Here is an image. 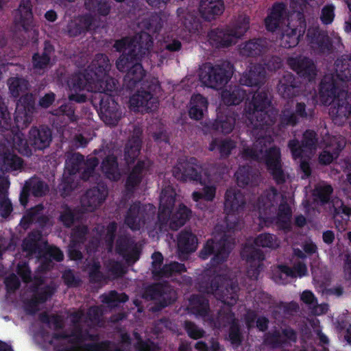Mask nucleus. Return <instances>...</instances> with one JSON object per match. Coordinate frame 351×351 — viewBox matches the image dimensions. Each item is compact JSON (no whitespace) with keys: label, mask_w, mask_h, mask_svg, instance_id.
<instances>
[{"label":"nucleus","mask_w":351,"mask_h":351,"mask_svg":"<svg viewBox=\"0 0 351 351\" xmlns=\"http://www.w3.org/2000/svg\"><path fill=\"white\" fill-rule=\"evenodd\" d=\"M151 49V42L147 47L141 48L138 53L132 50L129 54H121L116 61V66L121 72H126L123 77V86L132 91L138 84L140 88L130 98V106L138 110L142 108L146 112L153 111L158 108V99L156 96L161 90L157 78L152 77L143 80L146 71L141 61Z\"/></svg>","instance_id":"f257e3e1"},{"label":"nucleus","mask_w":351,"mask_h":351,"mask_svg":"<svg viewBox=\"0 0 351 351\" xmlns=\"http://www.w3.org/2000/svg\"><path fill=\"white\" fill-rule=\"evenodd\" d=\"M267 138L258 137L252 147L243 149V157L247 160L261 162L264 160L266 167L277 185L286 182V174L282 169L280 148L273 146L267 149Z\"/></svg>","instance_id":"f03ea898"},{"label":"nucleus","mask_w":351,"mask_h":351,"mask_svg":"<svg viewBox=\"0 0 351 351\" xmlns=\"http://www.w3.org/2000/svg\"><path fill=\"white\" fill-rule=\"evenodd\" d=\"M199 291L213 295L218 300L230 306L239 299V285L231 281L227 275L218 274L215 270L204 271L198 280Z\"/></svg>","instance_id":"7ed1b4c3"},{"label":"nucleus","mask_w":351,"mask_h":351,"mask_svg":"<svg viewBox=\"0 0 351 351\" xmlns=\"http://www.w3.org/2000/svg\"><path fill=\"white\" fill-rule=\"evenodd\" d=\"M271 104L268 93L261 90L255 92L252 100L245 106V117L254 129L263 130L273 124L274 121L267 111Z\"/></svg>","instance_id":"20e7f679"},{"label":"nucleus","mask_w":351,"mask_h":351,"mask_svg":"<svg viewBox=\"0 0 351 351\" xmlns=\"http://www.w3.org/2000/svg\"><path fill=\"white\" fill-rule=\"evenodd\" d=\"M233 69V65L228 61H221L215 64L206 62L200 68L199 78L205 86L218 90L230 80Z\"/></svg>","instance_id":"39448f33"},{"label":"nucleus","mask_w":351,"mask_h":351,"mask_svg":"<svg viewBox=\"0 0 351 351\" xmlns=\"http://www.w3.org/2000/svg\"><path fill=\"white\" fill-rule=\"evenodd\" d=\"M156 208L152 204L135 201L130 205L125 217V224L133 231L151 225L155 219Z\"/></svg>","instance_id":"423d86ee"},{"label":"nucleus","mask_w":351,"mask_h":351,"mask_svg":"<svg viewBox=\"0 0 351 351\" xmlns=\"http://www.w3.org/2000/svg\"><path fill=\"white\" fill-rule=\"evenodd\" d=\"M142 298L147 301H156L152 311L158 312L173 304L176 300V292L167 282H153L146 286Z\"/></svg>","instance_id":"0eeeda50"},{"label":"nucleus","mask_w":351,"mask_h":351,"mask_svg":"<svg viewBox=\"0 0 351 351\" xmlns=\"http://www.w3.org/2000/svg\"><path fill=\"white\" fill-rule=\"evenodd\" d=\"M95 60H97L95 69V84L94 91H98L100 95H112L111 93L118 89V81L110 77L108 72L110 70L111 64L108 56L103 53L95 56Z\"/></svg>","instance_id":"6e6552de"},{"label":"nucleus","mask_w":351,"mask_h":351,"mask_svg":"<svg viewBox=\"0 0 351 351\" xmlns=\"http://www.w3.org/2000/svg\"><path fill=\"white\" fill-rule=\"evenodd\" d=\"M230 254L226 234H223L219 240L208 239L199 252V257L206 260L213 255L210 260L212 267H217L226 261Z\"/></svg>","instance_id":"1a4fd4ad"},{"label":"nucleus","mask_w":351,"mask_h":351,"mask_svg":"<svg viewBox=\"0 0 351 351\" xmlns=\"http://www.w3.org/2000/svg\"><path fill=\"white\" fill-rule=\"evenodd\" d=\"M246 204L245 195L238 189H230L225 193L224 210L226 213V221L230 230H235L239 224L234 214L243 212Z\"/></svg>","instance_id":"9d476101"},{"label":"nucleus","mask_w":351,"mask_h":351,"mask_svg":"<svg viewBox=\"0 0 351 351\" xmlns=\"http://www.w3.org/2000/svg\"><path fill=\"white\" fill-rule=\"evenodd\" d=\"M36 112L35 98L32 93L22 95L16 102L14 123L18 130L26 128L33 121Z\"/></svg>","instance_id":"9b49d317"},{"label":"nucleus","mask_w":351,"mask_h":351,"mask_svg":"<svg viewBox=\"0 0 351 351\" xmlns=\"http://www.w3.org/2000/svg\"><path fill=\"white\" fill-rule=\"evenodd\" d=\"M128 166V173L125 180V195L130 198L148 175L151 164L149 160H138L136 163Z\"/></svg>","instance_id":"f8f14e48"},{"label":"nucleus","mask_w":351,"mask_h":351,"mask_svg":"<svg viewBox=\"0 0 351 351\" xmlns=\"http://www.w3.org/2000/svg\"><path fill=\"white\" fill-rule=\"evenodd\" d=\"M296 19L295 23H289L281 35L280 45L283 48L291 49L296 47L306 32V22L304 14L299 12L296 14Z\"/></svg>","instance_id":"ddd939ff"},{"label":"nucleus","mask_w":351,"mask_h":351,"mask_svg":"<svg viewBox=\"0 0 351 351\" xmlns=\"http://www.w3.org/2000/svg\"><path fill=\"white\" fill-rule=\"evenodd\" d=\"M315 116L313 108H306L304 102H297L295 110L291 106H285L281 112L279 125L282 128L297 125L300 119L311 120Z\"/></svg>","instance_id":"4468645a"},{"label":"nucleus","mask_w":351,"mask_h":351,"mask_svg":"<svg viewBox=\"0 0 351 351\" xmlns=\"http://www.w3.org/2000/svg\"><path fill=\"white\" fill-rule=\"evenodd\" d=\"M199 167V161L195 157L180 158L173 168V176L178 180L183 182L189 180L200 182L202 173L198 169Z\"/></svg>","instance_id":"2eb2a0df"},{"label":"nucleus","mask_w":351,"mask_h":351,"mask_svg":"<svg viewBox=\"0 0 351 351\" xmlns=\"http://www.w3.org/2000/svg\"><path fill=\"white\" fill-rule=\"evenodd\" d=\"M330 114L335 125H342L351 114V93L342 90L332 102Z\"/></svg>","instance_id":"dca6fc26"},{"label":"nucleus","mask_w":351,"mask_h":351,"mask_svg":"<svg viewBox=\"0 0 351 351\" xmlns=\"http://www.w3.org/2000/svg\"><path fill=\"white\" fill-rule=\"evenodd\" d=\"M99 97L100 118L108 125H117L121 118L118 103L112 95H99Z\"/></svg>","instance_id":"f3484780"},{"label":"nucleus","mask_w":351,"mask_h":351,"mask_svg":"<svg viewBox=\"0 0 351 351\" xmlns=\"http://www.w3.org/2000/svg\"><path fill=\"white\" fill-rule=\"evenodd\" d=\"M97 60L95 58L92 61L90 65L82 73H75L72 75L68 82L70 88L74 91H80L86 90L88 91H94L95 76L96 69L95 65H98Z\"/></svg>","instance_id":"a211bd4d"},{"label":"nucleus","mask_w":351,"mask_h":351,"mask_svg":"<svg viewBox=\"0 0 351 351\" xmlns=\"http://www.w3.org/2000/svg\"><path fill=\"white\" fill-rule=\"evenodd\" d=\"M95 19L90 14L79 15L71 20L66 28L67 35L71 38L84 36L87 33L93 34L95 29Z\"/></svg>","instance_id":"6ab92c4d"},{"label":"nucleus","mask_w":351,"mask_h":351,"mask_svg":"<svg viewBox=\"0 0 351 351\" xmlns=\"http://www.w3.org/2000/svg\"><path fill=\"white\" fill-rule=\"evenodd\" d=\"M149 41L152 49L154 43L152 37L149 34L143 32L138 39L125 36L115 40L113 48L117 52H123L122 54H129L132 50H135V53H138L140 47H147Z\"/></svg>","instance_id":"aec40b11"},{"label":"nucleus","mask_w":351,"mask_h":351,"mask_svg":"<svg viewBox=\"0 0 351 351\" xmlns=\"http://www.w3.org/2000/svg\"><path fill=\"white\" fill-rule=\"evenodd\" d=\"M241 256L250 264L247 275L252 278L257 279L260 274L261 263L265 260L263 252L252 245H245L241 251Z\"/></svg>","instance_id":"412c9836"},{"label":"nucleus","mask_w":351,"mask_h":351,"mask_svg":"<svg viewBox=\"0 0 351 351\" xmlns=\"http://www.w3.org/2000/svg\"><path fill=\"white\" fill-rule=\"evenodd\" d=\"M116 252L122 256L128 265H132L140 258L141 252L135 242L127 235H120L116 241Z\"/></svg>","instance_id":"4be33fe9"},{"label":"nucleus","mask_w":351,"mask_h":351,"mask_svg":"<svg viewBox=\"0 0 351 351\" xmlns=\"http://www.w3.org/2000/svg\"><path fill=\"white\" fill-rule=\"evenodd\" d=\"M290 68L301 77L311 82L317 75L316 66L313 61L307 57H290L287 59Z\"/></svg>","instance_id":"5701e85b"},{"label":"nucleus","mask_w":351,"mask_h":351,"mask_svg":"<svg viewBox=\"0 0 351 351\" xmlns=\"http://www.w3.org/2000/svg\"><path fill=\"white\" fill-rule=\"evenodd\" d=\"M52 141V131L48 125L33 126L29 131L28 142L35 149L43 150Z\"/></svg>","instance_id":"b1692460"},{"label":"nucleus","mask_w":351,"mask_h":351,"mask_svg":"<svg viewBox=\"0 0 351 351\" xmlns=\"http://www.w3.org/2000/svg\"><path fill=\"white\" fill-rule=\"evenodd\" d=\"M55 53V47L50 40H45L42 52H36L32 56V65L34 71L43 73L51 65V57Z\"/></svg>","instance_id":"393cba45"},{"label":"nucleus","mask_w":351,"mask_h":351,"mask_svg":"<svg viewBox=\"0 0 351 351\" xmlns=\"http://www.w3.org/2000/svg\"><path fill=\"white\" fill-rule=\"evenodd\" d=\"M108 189L104 184H99L86 191L82 197V203L90 211H93L106 200Z\"/></svg>","instance_id":"a878e982"},{"label":"nucleus","mask_w":351,"mask_h":351,"mask_svg":"<svg viewBox=\"0 0 351 351\" xmlns=\"http://www.w3.org/2000/svg\"><path fill=\"white\" fill-rule=\"evenodd\" d=\"M346 146L344 138L341 136H332L330 138L326 149L319 156V162L322 165H330L335 159H337L341 152Z\"/></svg>","instance_id":"bb28decb"},{"label":"nucleus","mask_w":351,"mask_h":351,"mask_svg":"<svg viewBox=\"0 0 351 351\" xmlns=\"http://www.w3.org/2000/svg\"><path fill=\"white\" fill-rule=\"evenodd\" d=\"M344 90L341 89L332 77L323 78L319 84V97L325 106L330 105L339 93Z\"/></svg>","instance_id":"cd10ccee"},{"label":"nucleus","mask_w":351,"mask_h":351,"mask_svg":"<svg viewBox=\"0 0 351 351\" xmlns=\"http://www.w3.org/2000/svg\"><path fill=\"white\" fill-rule=\"evenodd\" d=\"M210 45L217 49L227 48L235 45L227 25L211 29L207 34Z\"/></svg>","instance_id":"c85d7f7f"},{"label":"nucleus","mask_w":351,"mask_h":351,"mask_svg":"<svg viewBox=\"0 0 351 351\" xmlns=\"http://www.w3.org/2000/svg\"><path fill=\"white\" fill-rule=\"evenodd\" d=\"M236 123L235 114L231 112H218L215 120L209 121L208 127L217 132L230 134Z\"/></svg>","instance_id":"c756f323"},{"label":"nucleus","mask_w":351,"mask_h":351,"mask_svg":"<svg viewBox=\"0 0 351 351\" xmlns=\"http://www.w3.org/2000/svg\"><path fill=\"white\" fill-rule=\"evenodd\" d=\"M279 95L284 99H292L299 95L300 87L293 74L284 73L277 86Z\"/></svg>","instance_id":"7c9ffc66"},{"label":"nucleus","mask_w":351,"mask_h":351,"mask_svg":"<svg viewBox=\"0 0 351 351\" xmlns=\"http://www.w3.org/2000/svg\"><path fill=\"white\" fill-rule=\"evenodd\" d=\"M224 9L223 0H201L199 12L203 19L211 21L220 16Z\"/></svg>","instance_id":"2f4dec72"},{"label":"nucleus","mask_w":351,"mask_h":351,"mask_svg":"<svg viewBox=\"0 0 351 351\" xmlns=\"http://www.w3.org/2000/svg\"><path fill=\"white\" fill-rule=\"evenodd\" d=\"M286 5L282 2L273 4L268 15L265 19V25L267 31L274 32L280 27L284 21Z\"/></svg>","instance_id":"473e14b6"},{"label":"nucleus","mask_w":351,"mask_h":351,"mask_svg":"<svg viewBox=\"0 0 351 351\" xmlns=\"http://www.w3.org/2000/svg\"><path fill=\"white\" fill-rule=\"evenodd\" d=\"M33 19L31 0H21L19 8L14 12V23L27 30Z\"/></svg>","instance_id":"72a5a7b5"},{"label":"nucleus","mask_w":351,"mask_h":351,"mask_svg":"<svg viewBox=\"0 0 351 351\" xmlns=\"http://www.w3.org/2000/svg\"><path fill=\"white\" fill-rule=\"evenodd\" d=\"M236 180L239 187L254 186L258 184L259 176L250 166L239 167L235 173Z\"/></svg>","instance_id":"f704fd0d"},{"label":"nucleus","mask_w":351,"mask_h":351,"mask_svg":"<svg viewBox=\"0 0 351 351\" xmlns=\"http://www.w3.org/2000/svg\"><path fill=\"white\" fill-rule=\"evenodd\" d=\"M268 43L265 38H253L242 45L241 53L247 57L260 56L266 51Z\"/></svg>","instance_id":"c9c22d12"},{"label":"nucleus","mask_w":351,"mask_h":351,"mask_svg":"<svg viewBox=\"0 0 351 351\" xmlns=\"http://www.w3.org/2000/svg\"><path fill=\"white\" fill-rule=\"evenodd\" d=\"M250 22V19L248 16L239 14L227 25L235 44L249 29Z\"/></svg>","instance_id":"e433bc0d"},{"label":"nucleus","mask_w":351,"mask_h":351,"mask_svg":"<svg viewBox=\"0 0 351 351\" xmlns=\"http://www.w3.org/2000/svg\"><path fill=\"white\" fill-rule=\"evenodd\" d=\"M178 250L182 254L195 252L197 245V237L189 230H182L178 236Z\"/></svg>","instance_id":"4c0bfd02"},{"label":"nucleus","mask_w":351,"mask_h":351,"mask_svg":"<svg viewBox=\"0 0 351 351\" xmlns=\"http://www.w3.org/2000/svg\"><path fill=\"white\" fill-rule=\"evenodd\" d=\"M245 97L246 92L240 86H230L221 93L222 102L228 106L240 104Z\"/></svg>","instance_id":"58836bf2"},{"label":"nucleus","mask_w":351,"mask_h":351,"mask_svg":"<svg viewBox=\"0 0 351 351\" xmlns=\"http://www.w3.org/2000/svg\"><path fill=\"white\" fill-rule=\"evenodd\" d=\"M208 102L202 95L197 93L192 95L190 101L189 115L194 120H201L204 117V112L207 110Z\"/></svg>","instance_id":"ea45409f"},{"label":"nucleus","mask_w":351,"mask_h":351,"mask_svg":"<svg viewBox=\"0 0 351 351\" xmlns=\"http://www.w3.org/2000/svg\"><path fill=\"white\" fill-rule=\"evenodd\" d=\"M101 170L108 179L119 180L121 175L117 157L113 154L107 155L101 162Z\"/></svg>","instance_id":"a19ab883"},{"label":"nucleus","mask_w":351,"mask_h":351,"mask_svg":"<svg viewBox=\"0 0 351 351\" xmlns=\"http://www.w3.org/2000/svg\"><path fill=\"white\" fill-rule=\"evenodd\" d=\"M142 140L139 136L135 135L130 138L124 147V160L127 165L135 162L140 154Z\"/></svg>","instance_id":"79ce46f5"},{"label":"nucleus","mask_w":351,"mask_h":351,"mask_svg":"<svg viewBox=\"0 0 351 351\" xmlns=\"http://www.w3.org/2000/svg\"><path fill=\"white\" fill-rule=\"evenodd\" d=\"M23 160L16 154L6 151L0 154V166L2 171L12 172L23 167Z\"/></svg>","instance_id":"37998d69"},{"label":"nucleus","mask_w":351,"mask_h":351,"mask_svg":"<svg viewBox=\"0 0 351 351\" xmlns=\"http://www.w3.org/2000/svg\"><path fill=\"white\" fill-rule=\"evenodd\" d=\"M189 309L196 316L206 317L210 312L209 300L202 295H192L189 300Z\"/></svg>","instance_id":"c03bdc74"},{"label":"nucleus","mask_w":351,"mask_h":351,"mask_svg":"<svg viewBox=\"0 0 351 351\" xmlns=\"http://www.w3.org/2000/svg\"><path fill=\"white\" fill-rule=\"evenodd\" d=\"M237 147L236 142L231 138L219 139L215 138L209 144V151L213 152L217 149L220 158L223 159L228 158L233 149Z\"/></svg>","instance_id":"a18cd8bd"},{"label":"nucleus","mask_w":351,"mask_h":351,"mask_svg":"<svg viewBox=\"0 0 351 351\" xmlns=\"http://www.w3.org/2000/svg\"><path fill=\"white\" fill-rule=\"evenodd\" d=\"M276 216L277 227L282 230H289L291 229L292 210L284 198L278 206V210Z\"/></svg>","instance_id":"49530a36"},{"label":"nucleus","mask_w":351,"mask_h":351,"mask_svg":"<svg viewBox=\"0 0 351 351\" xmlns=\"http://www.w3.org/2000/svg\"><path fill=\"white\" fill-rule=\"evenodd\" d=\"M265 73L261 66H254L243 74L240 83L247 86H258L265 76Z\"/></svg>","instance_id":"de8ad7c7"},{"label":"nucleus","mask_w":351,"mask_h":351,"mask_svg":"<svg viewBox=\"0 0 351 351\" xmlns=\"http://www.w3.org/2000/svg\"><path fill=\"white\" fill-rule=\"evenodd\" d=\"M191 215V210L183 204H180L175 213H172L169 228L177 230L183 226Z\"/></svg>","instance_id":"09e8293b"},{"label":"nucleus","mask_w":351,"mask_h":351,"mask_svg":"<svg viewBox=\"0 0 351 351\" xmlns=\"http://www.w3.org/2000/svg\"><path fill=\"white\" fill-rule=\"evenodd\" d=\"M226 317L230 324L228 337L233 346H239L243 341V335L238 321L234 318V313L227 314Z\"/></svg>","instance_id":"8fccbe9b"},{"label":"nucleus","mask_w":351,"mask_h":351,"mask_svg":"<svg viewBox=\"0 0 351 351\" xmlns=\"http://www.w3.org/2000/svg\"><path fill=\"white\" fill-rule=\"evenodd\" d=\"M85 271L88 274L90 283H101L106 279L105 274L101 271V265L97 260L93 259L88 261L85 266Z\"/></svg>","instance_id":"3c124183"},{"label":"nucleus","mask_w":351,"mask_h":351,"mask_svg":"<svg viewBox=\"0 0 351 351\" xmlns=\"http://www.w3.org/2000/svg\"><path fill=\"white\" fill-rule=\"evenodd\" d=\"M338 77L344 82L351 80V55H343L335 62Z\"/></svg>","instance_id":"603ef678"},{"label":"nucleus","mask_w":351,"mask_h":351,"mask_svg":"<svg viewBox=\"0 0 351 351\" xmlns=\"http://www.w3.org/2000/svg\"><path fill=\"white\" fill-rule=\"evenodd\" d=\"M110 0H86L85 8L95 14L106 16L111 10Z\"/></svg>","instance_id":"864d4df0"},{"label":"nucleus","mask_w":351,"mask_h":351,"mask_svg":"<svg viewBox=\"0 0 351 351\" xmlns=\"http://www.w3.org/2000/svg\"><path fill=\"white\" fill-rule=\"evenodd\" d=\"M254 243L257 247L276 250L280 246V240L276 235L268 232L261 233L257 235Z\"/></svg>","instance_id":"5fc2aeb1"},{"label":"nucleus","mask_w":351,"mask_h":351,"mask_svg":"<svg viewBox=\"0 0 351 351\" xmlns=\"http://www.w3.org/2000/svg\"><path fill=\"white\" fill-rule=\"evenodd\" d=\"M185 271H186V268L184 264L173 261L164 265L162 268H159L154 273V276L159 278H169L175 274H180Z\"/></svg>","instance_id":"6e6d98bb"},{"label":"nucleus","mask_w":351,"mask_h":351,"mask_svg":"<svg viewBox=\"0 0 351 351\" xmlns=\"http://www.w3.org/2000/svg\"><path fill=\"white\" fill-rule=\"evenodd\" d=\"M55 288L50 285H45L38 289L29 302V306L35 308L38 304H43L50 299L55 293Z\"/></svg>","instance_id":"4d7b16f0"},{"label":"nucleus","mask_w":351,"mask_h":351,"mask_svg":"<svg viewBox=\"0 0 351 351\" xmlns=\"http://www.w3.org/2000/svg\"><path fill=\"white\" fill-rule=\"evenodd\" d=\"M9 91L14 98H18L28 87V82L22 77H10L8 80Z\"/></svg>","instance_id":"13d9d810"},{"label":"nucleus","mask_w":351,"mask_h":351,"mask_svg":"<svg viewBox=\"0 0 351 351\" xmlns=\"http://www.w3.org/2000/svg\"><path fill=\"white\" fill-rule=\"evenodd\" d=\"M32 195L36 197L45 196L49 191L48 185L42 180L32 178L25 182Z\"/></svg>","instance_id":"bf43d9fd"},{"label":"nucleus","mask_w":351,"mask_h":351,"mask_svg":"<svg viewBox=\"0 0 351 351\" xmlns=\"http://www.w3.org/2000/svg\"><path fill=\"white\" fill-rule=\"evenodd\" d=\"M75 188V183L73 176L69 174L66 175L64 173L61 179V182L58 186L60 195L64 197L70 195Z\"/></svg>","instance_id":"052dcab7"},{"label":"nucleus","mask_w":351,"mask_h":351,"mask_svg":"<svg viewBox=\"0 0 351 351\" xmlns=\"http://www.w3.org/2000/svg\"><path fill=\"white\" fill-rule=\"evenodd\" d=\"M264 343L272 348H280L287 345L286 339H283L280 332L278 330L267 333Z\"/></svg>","instance_id":"680f3d73"},{"label":"nucleus","mask_w":351,"mask_h":351,"mask_svg":"<svg viewBox=\"0 0 351 351\" xmlns=\"http://www.w3.org/2000/svg\"><path fill=\"white\" fill-rule=\"evenodd\" d=\"M84 166V156L80 153H75L66 163V169L69 175L74 176L80 173Z\"/></svg>","instance_id":"e2e57ef3"},{"label":"nucleus","mask_w":351,"mask_h":351,"mask_svg":"<svg viewBox=\"0 0 351 351\" xmlns=\"http://www.w3.org/2000/svg\"><path fill=\"white\" fill-rule=\"evenodd\" d=\"M14 127L12 122L10 113L8 110V108L0 98V130L1 132L8 131Z\"/></svg>","instance_id":"0e129e2a"},{"label":"nucleus","mask_w":351,"mask_h":351,"mask_svg":"<svg viewBox=\"0 0 351 351\" xmlns=\"http://www.w3.org/2000/svg\"><path fill=\"white\" fill-rule=\"evenodd\" d=\"M332 192L333 189L331 185H319L315 186L313 191V195L322 204H324L329 202Z\"/></svg>","instance_id":"69168bd1"},{"label":"nucleus","mask_w":351,"mask_h":351,"mask_svg":"<svg viewBox=\"0 0 351 351\" xmlns=\"http://www.w3.org/2000/svg\"><path fill=\"white\" fill-rule=\"evenodd\" d=\"M75 106L71 102H67L62 104L57 108L51 111V114L54 116H66L71 121H76L75 115Z\"/></svg>","instance_id":"338daca9"},{"label":"nucleus","mask_w":351,"mask_h":351,"mask_svg":"<svg viewBox=\"0 0 351 351\" xmlns=\"http://www.w3.org/2000/svg\"><path fill=\"white\" fill-rule=\"evenodd\" d=\"M88 228L85 225H78L73 228L71 232V242L74 244L83 245L86 241V237L88 234Z\"/></svg>","instance_id":"774afa93"}]
</instances>
